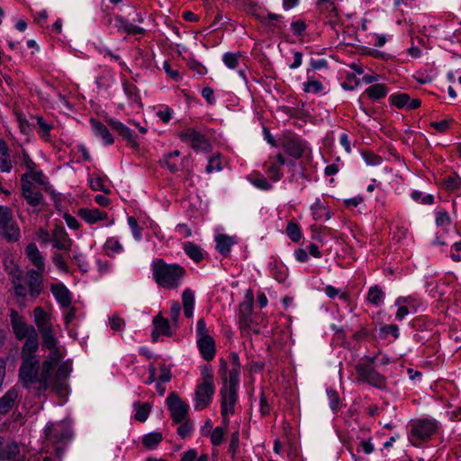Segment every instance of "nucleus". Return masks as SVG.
I'll return each mask as SVG.
<instances>
[{"label":"nucleus","instance_id":"1","mask_svg":"<svg viewBox=\"0 0 461 461\" xmlns=\"http://www.w3.org/2000/svg\"><path fill=\"white\" fill-rule=\"evenodd\" d=\"M152 276L155 282L161 287L175 289L181 285L185 276V269L178 264H167L162 258L153 260Z\"/></svg>","mask_w":461,"mask_h":461},{"label":"nucleus","instance_id":"2","mask_svg":"<svg viewBox=\"0 0 461 461\" xmlns=\"http://www.w3.org/2000/svg\"><path fill=\"white\" fill-rule=\"evenodd\" d=\"M214 392L215 384L212 368L210 366L204 365L201 367V379L198 381L194 392V410L202 411L207 408L212 401Z\"/></svg>","mask_w":461,"mask_h":461},{"label":"nucleus","instance_id":"3","mask_svg":"<svg viewBox=\"0 0 461 461\" xmlns=\"http://www.w3.org/2000/svg\"><path fill=\"white\" fill-rule=\"evenodd\" d=\"M33 320L42 338V348L45 349L54 348V346H58V339L51 322V315L41 307H36L33 310Z\"/></svg>","mask_w":461,"mask_h":461},{"label":"nucleus","instance_id":"4","mask_svg":"<svg viewBox=\"0 0 461 461\" xmlns=\"http://www.w3.org/2000/svg\"><path fill=\"white\" fill-rule=\"evenodd\" d=\"M438 422L430 419H420L411 424L409 439L413 446L428 441L438 430Z\"/></svg>","mask_w":461,"mask_h":461},{"label":"nucleus","instance_id":"5","mask_svg":"<svg viewBox=\"0 0 461 461\" xmlns=\"http://www.w3.org/2000/svg\"><path fill=\"white\" fill-rule=\"evenodd\" d=\"M54 367L51 361H43L41 371L38 372L37 383L43 391L51 389L63 395L66 393V385L63 382H55V375L52 374Z\"/></svg>","mask_w":461,"mask_h":461},{"label":"nucleus","instance_id":"6","mask_svg":"<svg viewBox=\"0 0 461 461\" xmlns=\"http://www.w3.org/2000/svg\"><path fill=\"white\" fill-rule=\"evenodd\" d=\"M72 436L68 423L59 421L48 423L44 429V438L49 444H58L68 440Z\"/></svg>","mask_w":461,"mask_h":461},{"label":"nucleus","instance_id":"7","mask_svg":"<svg viewBox=\"0 0 461 461\" xmlns=\"http://www.w3.org/2000/svg\"><path fill=\"white\" fill-rule=\"evenodd\" d=\"M0 230L9 241H16L20 238V229L13 218L9 207L0 205Z\"/></svg>","mask_w":461,"mask_h":461},{"label":"nucleus","instance_id":"8","mask_svg":"<svg viewBox=\"0 0 461 461\" xmlns=\"http://www.w3.org/2000/svg\"><path fill=\"white\" fill-rule=\"evenodd\" d=\"M355 369L358 379L361 382L367 383L368 384L378 389H383L385 387V376L376 371L374 366H371V365H357Z\"/></svg>","mask_w":461,"mask_h":461},{"label":"nucleus","instance_id":"9","mask_svg":"<svg viewBox=\"0 0 461 461\" xmlns=\"http://www.w3.org/2000/svg\"><path fill=\"white\" fill-rule=\"evenodd\" d=\"M212 131L205 127L187 128L179 133L182 142H191L192 144H207L211 141H216L212 138Z\"/></svg>","mask_w":461,"mask_h":461},{"label":"nucleus","instance_id":"10","mask_svg":"<svg viewBox=\"0 0 461 461\" xmlns=\"http://www.w3.org/2000/svg\"><path fill=\"white\" fill-rule=\"evenodd\" d=\"M161 166L167 168L171 173L180 170H185L190 166L188 156L181 157V152L177 149L168 152L160 159Z\"/></svg>","mask_w":461,"mask_h":461},{"label":"nucleus","instance_id":"11","mask_svg":"<svg viewBox=\"0 0 461 461\" xmlns=\"http://www.w3.org/2000/svg\"><path fill=\"white\" fill-rule=\"evenodd\" d=\"M167 402L173 421L176 424H180L181 422H183L188 413V404L184 402L174 392L168 394L167 398Z\"/></svg>","mask_w":461,"mask_h":461},{"label":"nucleus","instance_id":"12","mask_svg":"<svg viewBox=\"0 0 461 461\" xmlns=\"http://www.w3.org/2000/svg\"><path fill=\"white\" fill-rule=\"evenodd\" d=\"M10 320L13 332L18 340H23L37 331L32 325H29L24 321V318L14 310H11Z\"/></svg>","mask_w":461,"mask_h":461},{"label":"nucleus","instance_id":"13","mask_svg":"<svg viewBox=\"0 0 461 461\" xmlns=\"http://www.w3.org/2000/svg\"><path fill=\"white\" fill-rule=\"evenodd\" d=\"M293 159H287L282 154H277L274 158H269L264 163L263 168L270 180L274 182L279 181L283 176L282 166L290 163Z\"/></svg>","mask_w":461,"mask_h":461},{"label":"nucleus","instance_id":"14","mask_svg":"<svg viewBox=\"0 0 461 461\" xmlns=\"http://www.w3.org/2000/svg\"><path fill=\"white\" fill-rule=\"evenodd\" d=\"M23 362L19 369V376L26 385L37 383L40 362L38 358H22Z\"/></svg>","mask_w":461,"mask_h":461},{"label":"nucleus","instance_id":"15","mask_svg":"<svg viewBox=\"0 0 461 461\" xmlns=\"http://www.w3.org/2000/svg\"><path fill=\"white\" fill-rule=\"evenodd\" d=\"M221 396V416L225 425L229 423V415L234 413L235 404L237 402V390L227 389L226 385L220 391Z\"/></svg>","mask_w":461,"mask_h":461},{"label":"nucleus","instance_id":"16","mask_svg":"<svg viewBox=\"0 0 461 461\" xmlns=\"http://www.w3.org/2000/svg\"><path fill=\"white\" fill-rule=\"evenodd\" d=\"M21 181L23 196L28 204L33 207L40 205L43 200L41 192L26 176H22Z\"/></svg>","mask_w":461,"mask_h":461},{"label":"nucleus","instance_id":"17","mask_svg":"<svg viewBox=\"0 0 461 461\" xmlns=\"http://www.w3.org/2000/svg\"><path fill=\"white\" fill-rule=\"evenodd\" d=\"M20 398V391L15 387H12L0 397V419L18 407Z\"/></svg>","mask_w":461,"mask_h":461},{"label":"nucleus","instance_id":"18","mask_svg":"<svg viewBox=\"0 0 461 461\" xmlns=\"http://www.w3.org/2000/svg\"><path fill=\"white\" fill-rule=\"evenodd\" d=\"M219 373L227 389L237 390L240 384V366H233L228 373V364L225 360L221 359Z\"/></svg>","mask_w":461,"mask_h":461},{"label":"nucleus","instance_id":"19","mask_svg":"<svg viewBox=\"0 0 461 461\" xmlns=\"http://www.w3.org/2000/svg\"><path fill=\"white\" fill-rule=\"evenodd\" d=\"M252 304L243 303L240 305L239 327L240 331H248L252 329V324L256 323L258 317L253 315Z\"/></svg>","mask_w":461,"mask_h":461},{"label":"nucleus","instance_id":"20","mask_svg":"<svg viewBox=\"0 0 461 461\" xmlns=\"http://www.w3.org/2000/svg\"><path fill=\"white\" fill-rule=\"evenodd\" d=\"M196 344L202 357L206 361H211L215 356V341L211 335L196 339Z\"/></svg>","mask_w":461,"mask_h":461},{"label":"nucleus","instance_id":"21","mask_svg":"<svg viewBox=\"0 0 461 461\" xmlns=\"http://www.w3.org/2000/svg\"><path fill=\"white\" fill-rule=\"evenodd\" d=\"M52 246L59 250H69L72 240L63 227L57 226L52 231Z\"/></svg>","mask_w":461,"mask_h":461},{"label":"nucleus","instance_id":"22","mask_svg":"<svg viewBox=\"0 0 461 461\" xmlns=\"http://www.w3.org/2000/svg\"><path fill=\"white\" fill-rule=\"evenodd\" d=\"M105 122L113 131L122 136V140L134 144L136 143L137 136L132 132L129 126L124 125L122 122L113 118H107Z\"/></svg>","mask_w":461,"mask_h":461},{"label":"nucleus","instance_id":"23","mask_svg":"<svg viewBox=\"0 0 461 461\" xmlns=\"http://www.w3.org/2000/svg\"><path fill=\"white\" fill-rule=\"evenodd\" d=\"M44 271H39L35 269H30L27 271V285L29 289V294L32 297H37L40 295L42 289V273Z\"/></svg>","mask_w":461,"mask_h":461},{"label":"nucleus","instance_id":"24","mask_svg":"<svg viewBox=\"0 0 461 461\" xmlns=\"http://www.w3.org/2000/svg\"><path fill=\"white\" fill-rule=\"evenodd\" d=\"M50 291L61 308L70 306L72 302L71 293L63 284H52Z\"/></svg>","mask_w":461,"mask_h":461},{"label":"nucleus","instance_id":"25","mask_svg":"<svg viewBox=\"0 0 461 461\" xmlns=\"http://www.w3.org/2000/svg\"><path fill=\"white\" fill-rule=\"evenodd\" d=\"M154 330L151 333V340L156 343L161 335L170 337L172 335L169 321L161 315L153 319Z\"/></svg>","mask_w":461,"mask_h":461},{"label":"nucleus","instance_id":"26","mask_svg":"<svg viewBox=\"0 0 461 461\" xmlns=\"http://www.w3.org/2000/svg\"><path fill=\"white\" fill-rule=\"evenodd\" d=\"M284 153H281L287 159H293L290 163L286 164L288 167H303L301 158L304 156L305 149L303 146H284Z\"/></svg>","mask_w":461,"mask_h":461},{"label":"nucleus","instance_id":"27","mask_svg":"<svg viewBox=\"0 0 461 461\" xmlns=\"http://www.w3.org/2000/svg\"><path fill=\"white\" fill-rule=\"evenodd\" d=\"M25 341L22 347L21 357L37 358L36 352L39 348V336L37 331L31 336L24 338Z\"/></svg>","mask_w":461,"mask_h":461},{"label":"nucleus","instance_id":"28","mask_svg":"<svg viewBox=\"0 0 461 461\" xmlns=\"http://www.w3.org/2000/svg\"><path fill=\"white\" fill-rule=\"evenodd\" d=\"M114 28H116L119 32H123L127 34L132 35L145 34L146 32L145 29L131 23L128 20L121 15L114 16Z\"/></svg>","mask_w":461,"mask_h":461},{"label":"nucleus","instance_id":"29","mask_svg":"<svg viewBox=\"0 0 461 461\" xmlns=\"http://www.w3.org/2000/svg\"><path fill=\"white\" fill-rule=\"evenodd\" d=\"M25 254L30 262L37 268L36 270L45 271V258L35 243H30L27 245L25 248Z\"/></svg>","mask_w":461,"mask_h":461},{"label":"nucleus","instance_id":"30","mask_svg":"<svg viewBox=\"0 0 461 461\" xmlns=\"http://www.w3.org/2000/svg\"><path fill=\"white\" fill-rule=\"evenodd\" d=\"M19 454V446L16 442L6 440L0 436V461L13 459Z\"/></svg>","mask_w":461,"mask_h":461},{"label":"nucleus","instance_id":"31","mask_svg":"<svg viewBox=\"0 0 461 461\" xmlns=\"http://www.w3.org/2000/svg\"><path fill=\"white\" fill-rule=\"evenodd\" d=\"M78 215L87 223L94 224L99 221L106 220L108 215L105 212L98 209L81 208Z\"/></svg>","mask_w":461,"mask_h":461},{"label":"nucleus","instance_id":"32","mask_svg":"<svg viewBox=\"0 0 461 461\" xmlns=\"http://www.w3.org/2000/svg\"><path fill=\"white\" fill-rule=\"evenodd\" d=\"M268 268L272 276L279 283H283L286 280L288 268L282 262L274 259L269 262Z\"/></svg>","mask_w":461,"mask_h":461},{"label":"nucleus","instance_id":"33","mask_svg":"<svg viewBox=\"0 0 461 461\" xmlns=\"http://www.w3.org/2000/svg\"><path fill=\"white\" fill-rule=\"evenodd\" d=\"M90 123H91L92 129L94 131V133L96 136L101 137L102 140L106 144L113 143L114 140H113L112 134L109 132V130L107 129V127L104 124H103L102 122H100L99 121H97L95 119H91Z\"/></svg>","mask_w":461,"mask_h":461},{"label":"nucleus","instance_id":"34","mask_svg":"<svg viewBox=\"0 0 461 461\" xmlns=\"http://www.w3.org/2000/svg\"><path fill=\"white\" fill-rule=\"evenodd\" d=\"M215 241L217 251L223 256H227L230 252L232 245L235 244L234 239L225 234L217 235Z\"/></svg>","mask_w":461,"mask_h":461},{"label":"nucleus","instance_id":"35","mask_svg":"<svg viewBox=\"0 0 461 461\" xmlns=\"http://www.w3.org/2000/svg\"><path fill=\"white\" fill-rule=\"evenodd\" d=\"M185 253L195 263H200L203 259V249L191 241L183 244Z\"/></svg>","mask_w":461,"mask_h":461},{"label":"nucleus","instance_id":"36","mask_svg":"<svg viewBox=\"0 0 461 461\" xmlns=\"http://www.w3.org/2000/svg\"><path fill=\"white\" fill-rule=\"evenodd\" d=\"M182 301L184 307V314L186 318L193 316L194 306V292L187 288L184 290L182 294Z\"/></svg>","mask_w":461,"mask_h":461},{"label":"nucleus","instance_id":"37","mask_svg":"<svg viewBox=\"0 0 461 461\" xmlns=\"http://www.w3.org/2000/svg\"><path fill=\"white\" fill-rule=\"evenodd\" d=\"M385 298V294L383 289L378 285H373L368 289L367 292V301L378 307L384 303Z\"/></svg>","mask_w":461,"mask_h":461},{"label":"nucleus","instance_id":"38","mask_svg":"<svg viewBox=\"0 0 461 461\" xmlns=\"http://www.w3.org/2000/svg\"><path fill=\"white\" fill-rule=\"evenodd\" d=\"M249 181L257 188L267 191L272 189V185L260 173L253 172L248 176Z\"/></svg>","mask_w":461,"mask_h":461},{"label":"nucleus","instance_id":"39","mask_svg":"<svg viewBox=\"0 0 461 461\" xmlns=\"http://www.w3.org/2000/svg\"><path fill=\"white\" fill-rule=\"evenodd\" d=\"M104 249L108 257H114L123 251V247L116 238L111 237L106 240Z\"/></svg>","mask_w":461,"mask_h":461},{"label":"nucleus","instance_id":"40","mask_svg":"<svg viewBox=\"0 0 461 461\" xmlns=\"http://www.w3.org/2000/svg\"><path fill=\"white\" fill-rule=\"evenodd\" d=\"M371 99H380L388 94V88L384 84H375L368 86L365 92Z\"/></svg>","mask_w":461,"mask_h":461},{"label":"nucleus","instance_id":"41","mask_svg":"<svg viewBox=\"0 0 461 461\" xmlns=\"http://www.w3.org/2000/svg\"><path fill=\"white\" fill-rule=\"evenodd\" d=\"M123 90L131 103L137 104L139 107L142 105L139 90L135 85L124 82Z\"/></svg>","mask_w":461,"mask_h":461},{"label":"nucleus","instance_id":"42","mask_svg":"<svg viewBox=\"0 0 461 461\" xmlns=\"http://www.w3.org/2000/svg\"><path fill=\"white\" fill-rule=\"evenodd\" d=\"M133 407L135 409V419L140 422L146 421L150 412V405L148 402H136Z\"/></svg>","mask_w":461,"mask_h":461},{"label":"nucleus","instance_id":"43","mask_svg":"<svg viewBox=\"0 0 461 461\" xmlns=\"http://www.w3.org/2000/svg\"><path fill=\"white\" fill-rule=\"evenodd\" d=\"M33 119L36 121L38 132L40 135H41L43 141H50L49 137L52 126L50 123H48L41 116L34 117Z\"/></svg>","mask_w":461,"mask_h":461},{"label":"nucleus","instance_id":"44","mask_svg":"<svg viewBox=\"0 0 461 461\" xmlns=\"http://www.w3.org/2000/svg\"><path fill=\"white\" fill-rule=\"evenodd\" d=\"M395 304L407 305L408 310H410L411 312L415 313L420 305V300L412 295L406 297L401 296L396 299Z\"/></svg>","mask_w":461,"mask_h":461},{"label":"nucleus","instance_id":"45","mask_svg":"<svg viewBox=\"0 0 461 461\" xmlns=\"http://www.w3.org/2000/svg\"><path fill=\"white\" fill-rule=\"evenodd\" d=\"M163 437L160 432H151L146 434L142 438V444L149 449H154L162 441Z\"/></svg>","mask_w":461,"mask_h":461},{"label":"nucleus","instance_id":"46","mask_svg":"<svg viewBox=\"0 0 461 461\" xmlns=\"http://www.w3.org/2000/svg\"><path fill=\"white\" fill-rule=\"evenodd\" d=\"M71 370V364L68 361L61 363L55 373V382H63L67 386L66 380L68 379Z\"/></svg>","mask_w":461,"mask_h":461},{"label":"nucleus","instance_id":"47","mask_svg":"<svg viewBox=\"0 0 461 461\" xmlns=\"http://www.w3.org/2000/svg\"><path fill=\"white\" fill-rule=\"evenodd\" d=\"M390 103L395 107L402 109L407 107L410 95L406 93L393 94L389 97Z\"/></svg>","mask_w":461,"mask_h":461},{"label":"nucleus","instance_id":"48","mask_svg":"<svg viewBox=\"0 0 461 461\" xmlns=\"http://www.w3.org/2000/svg\"><path fill=\"white\" fill-rule=\"evenodd\" d=\"M363 159L368 166H378L382 163L383 158L381 156L376 155L371 150L362 149L360 151Z\"/></svg>","mask_w":461,"mask_h":461},{"label":"nucleus","instance_id":"49","mask_svg":"<svg viewBox=\"0 0 461 461\" xmlns=\"http://www.w3.org/2000/svg\"><path fill=\"white\" fill-rule=\"evenodd\" d=\"M240 56V52H226L222 56V61L229 68L234 69L239 66Z\"/></svg>","mask_w":461,"mask_h":461},{"label":"nucleus","instance_id":"50","mask_svg":"<svg viewBox=\"0 0 461 461\" xmlns=\"http://www.w3.org/2000/svg\"><path fill=\"white\" fill-rule=\"evenodd\" d=\"M379 333L382 339H386V337L390 334L393 337V339H397L400 335L399 328L396 324L382 325L379 329Z\"/></svg>","mask_w":461,"mask_h":461},{"label":"nucleus","instance_id":"51","mask_svg":"<svg viewBox=\"0 0 461 461\" xmlns=\"http://www.w3.org/2000/svg\"><path fill=\"white\" fill-rule=\"evenodd\" d=\"M5 270L8 273V275L12 277V282L23 280V271L13 261L5 263Z\"/></svg>","mask_w":461,"mask_h":461},{"label":"nucleus","instance_id":"52","mask_svg":"<svg viewBox=\"0 0 461 461\" xmlns=\"http://www.w3.org/2000/svg\"><path fill=\"white\" fill-rule=\"evenodd\" d=\"M286 234L294 242H298L302 238V232L299 225L293 221H290L287 224Z\"/></svg>","mask_w":461,"mask_h":461},{"label":"nucleus","instance_id":"53","mask_svg":"<svg viewBox=\"0 0 461 461\" xmlns=\"http://www.w3.org/2000/svg\"><path fill=\"white\" fill-rule=\"evenodd\" d=\"M181 461H208V456L203 454L200 456L194 449H189L182 454Z\"/></svg>","mask_w":461,"mask_h":461},{"label":"nucleus","instance_id":"54","mask_svg":"<svg viewBox=\"0 0 461 461\" xmlns=\"http://www.w3.org/2000/svg\"><path fill=\"white\" fill-rule=\"evenodd\" d=\"M90 187L95 191H102L109 193L110 190L104 183V179L101 176H93L90 178Z\"/></svg>","mask_w":461,"mask_h":461},{"label":"nucleus","instance_id":"55","mask_svg":"<svg viewBox=\"0 0 461 461\" xmlns=\"http://www.w3.org/2000/svg\"><path fill=\"white\" fill-rule=\"evenodd\" d=\"M221 169V157L220 155L211 157L208 160L205 171L210 174L213 171H220Z\"/></svg>","mask_w":461,"mask_h":461},{"label":"nucleus","instance_id":"56","mask_svg":"<svg viewBox=\"0 0 461 461\" xmlns=\"http://www.w3.org/2000/svg\"><path fill=\"white\" fill-rule=\"evenodd\" d=\"M224 429L222 427H216L210 434L211 443L213 446H220L224 440Z\"/></svg>","mask_w":461,"mask_h":461},{"label":"nucleus","instance_id":"57","mask_svg":"<svg viewBox=\"0 0 461 461\" xmlns=\"http://www.w3.org/2000/svg\"><path fill=\"white\" fill-rule=\"evenodd\" d=\"M128 224L131 228L133 238L140 241L142 239V229L139 226L137 220L133 216L128 218Z\"/></svg>","mask_w":461,"mask_h":461},{"label":"nucleus","instance_id":"58","mask_svg":"<svg viewBox=\"0 0 461 461\" xmlns=\"http://www.w3.org/2000/svg\"><path fill=\"white\" fill-rule=\"evenodd\" d=\"M323 86L319 80H309L303 83V90L308 93H320L322 91Z\"/></svg>","mask_w":461,"mask_h":461},{"label":"nucleus","instance_id":"59","mask_svg":"<svg viewBox=\"0 0 461 461\" xmlns=\"http://www.w3.org/2000/svg\"><path fill=\"white\" fill-rule=\"evenodd\" d=\"M22 176H24V177L26 176V179H29L31 181L33 180L40 185L45 184V176H44L42 171H41V170L35 169L33 171L27 172V173L23 174Z\"/></svg>","mask_w":461,"mask_h":461},{"label":"nucleus","instance_id":"60","mask_svg":"<svg viewBox=\"0 0 461 461\" xmlns=\"http://www.w3.org/2000/svg\"><path fill=\"white\" fill-rule=\"evenodd\" d=\"M435 221L438 226H447L450 224L451 220L446 210H439L436 212Z\"/></svg>","mask_w":461,"mask_h":461},{"label":"nucleus","instance_id":"61","mask_svg":"<svg viewBox=\"0 0 461 461\" xmlns=\"http://www.w3.org/2000/svg\"><path fill=\"white\" fill-rule=\"evenodd\" d=\"M50 351L48 359L46 361H51V364L55 366L58 365L59 360L63 357V353L58 348V346H54V348H47Z\"/></svg>","mask_w":461,"mask_h":461},{"label":"nucleus","instance_id":"62","mask_svg":"<svg viewBox=\"0 0 461 461\" xmlns=\"http://www.w3.org/2000/svg\"><path fill=\"white\" fill-rule=\"evenodd\" d=\"M444 185L449 191L458 190L461 185V179L457 176H447L444 180Z\"/></svg>","mask_w":461,"mask_h":461},{"label":"nucleus","instance_id":"63","mask_svg":"<svg viewBox=\"0 0 461 461\" xmlns=\"http://www.w3.org/2000/svg\"><path fill=\"white\" fill-rule=\"evenodd\" d=\"M110 327L114 331H122L125 327V321L117 314H113L110 319Z\"/></svg>","mask_w":461,"mask_h":461},{"label":"nucleus","instance_id":"64","mask_svg":"<svg viewBox=\"0 0 461 461\" xmlns=\"http://www.w3.org/2000/svg\"><path fill=\"white\" fill-rule=\"evenodd\" d=\"M291 29L294 35L302 36L306 30V23L303 20L294 21L291 23Z\"/></svg>","mask_w":461,"mask_h":461}]
</instances>
